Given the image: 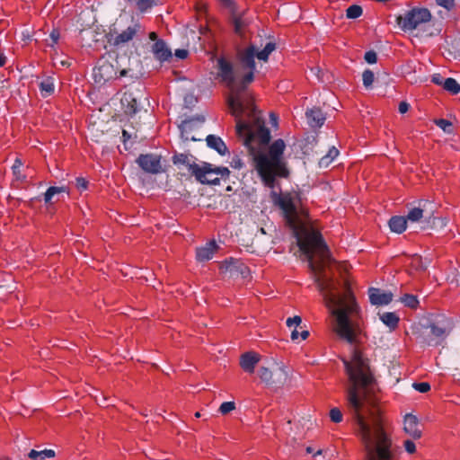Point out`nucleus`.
<instances>
[{
	"instance_id": "obj_1",
	"label": "nucleus",
	"mask_w": 460,
	"mask_h": 460,
	"mask_svg": "<svg viewBox=\"0 0 460 460\" xmlns=\"http://www.w3.org/2000/svg\"><path fill=\"white\" fill-rule=\"evenodd\" d=\"M275 49L276 45L271 41L267 42L261 50L257 45L252 44L239 53L236 66L224 58H217L216 65L217 77L230 91L227 104L236 119V131L244 137V144L251 151L254 166L269 186L273 184L276 176L285 177L288 174L283 155L286 145L282 139H278L270 145L267 153L254 148L252 144L255 141L260 146H266L270 142V133L256 113L252 99L242 94V92L253 80L254 58L266 62Z\"/></svg>"
},
{
	"instance_id": "obj_2",
	"label": "nucleus",
	"mask_w": 460,
	"mask_h": 460,
	"mask_svg": "<svg viewBox=\"0 0 460 460\" xmlns=\"http://www.w3.org/2000/svg\"><path fill=\"white\" fill-rule=\"evenodd\" d=\"M273 200L283 211L287 224L296 237L298 252L307 261L332 316L358 314V306L354 297L339 292L332 272L334 269L340 270L341 266L331 257L321 234L309 226L305 212L298 208L296 196L290 193H273Z\"/></svg>"
},
{
	"instance_id": "obj_3",
	"label": "nucleus",
	"mask_w": 460,
	"mask_h": 460,
	"mask_svg": "<svg viewBox=\"0 0 460 460\" xmlns=\"http://www.w3.org/2000/svg\"><path fill=\"white\" fill-rule=\"evenodd\" d=\"M351 385L348 388V405L358 425V435L364 446L365 460H396V454L390 436L385 431L383 420L373 414L367 423L360 411L363 402L358 389L367 386L373 380L367 361L354 349L351 361H344Z\"/></svg>"
},
{
	"instance_id": "obj_4",
	"label": "nucleus",
	"mask_w": 460,
	"mask_h": 460,
	"mask_svg": "<svg viewBox=\"0 0 460 460\" xmlns=\"http://www.w3.org/2000/svg\"><path fill=\"white\" fill-rule=\"evenodd\" d=\"M431 19L430 12L426 8H412L396 18L398 26L403 31H413Z\"/></svg>"
},
{
	"instance_id": "obj_5",
	"label": "nucleus",
	"mask_w": 460,
	"mask_h": 460,
	"mask_svg": "<svg viewBox=\"0 0 460 460\" xmlns=\"http://www.w3.org/2000/svg\"><path fill=\"white\" fill-rule=\"evenodd\" d=\"M261 380L270 388L282 387L288 379V371L283 364L273 363L270 367H261L258 370Z\"/></svg>"
},
{
	"instance_id": "obj_6",
	"label": "nucleus",
	"mask_w": 460,
	"mask_h": 460,
	"mask_svg": "<svg viewBox=\"0 0 460 460\" xmlns=\"http://www.w3.org/2000/svg\"><path fill=\"white\" fill-rule=\"evenodd\" d=\"M191 174L203 184H217L221 178L229 174V170L226 167H216L210 164L202 163L192 164Z\"/></svg>"
},
{
	"instance_id": "obj_7",
	"label": "nucleus",
	"mask_w": 460,
	"mask_h": 460,
	"mask_svg": "<svg viewBox=\"0 0 460 460\" xmlns=\"http://www.w3.org/2000/svg\"><path fill=\"white\" fill-rule=\"evenodd\" d=\"M332 328L337 335L349 344L358 342L361 329L358 323L351 321V318H335Z\"/></svg>"
},
{
	"instance_id": "obj_8",
	"label": "nucleus",
	"mask_w": 460,
	"mask_h": 460,
	"mask_svg": "<svg viewBox=\"0 0 460 460\" xmlns=\"http://www.w3.org/2000/svg\"><path fill=\"white\" fill-rule=\"evenodd\" d=\"M93 76L94 82L100 85L117 77V72L113 65L107 60H100L98 66L93 68Z\"/></svg>"
},
{
	"instance_id": "obj_9",
	"label": "nucleus",
	"mask_w": 460,
	"mask_h": 460,
	"mask_svg": "<svg viewBox=\"0 0 460 460\" xmlns=\"http://www.w3.org/2000/svg\"><path fill=\"white\" fill-rule=\"evenodd\" d=\"M286 325L290 332V338L294 342L305 341L309 336V330L302 318H287Z\"/></svg>"
},
{
	"instance_id": "obj_10",
	"label": "nucleus",
	"mask_w": 460,
	"mask_h": 460,
	"mask_svg": "<svg viewBox=\"0 0 460 460\" xmlns=\"http://www.w3.org/2000/svg\"><path fill=\"white\" fill-rule=\"evenodd\" d=\"M140 29V24L135 22L120 33H111L109 40L116 47H123L134 39Z\"/></svg>"
},
{
	"instance_id": "obj_11",
	"label": "nucleus",
	"mask_w": 460,
	"mask_h": 460,
	"mask_svg": "<svg viewBox=\"0 0 460 460\" xmlns=\"http://www.w3.org/2000/svg\"><path fill=\"white\" fill-rule=\"evenodd\" d=\"M137 163L144 171L150 173H158L162 168L160 156L156 155H141Z\"/></svg>"
},
{
	"instance_id": "obj_12",
	"label": "nucleus",
	"mask_w": 460,
	"mask_h": 460,
	"mask_svg": "<svg viewBox=\"0 0 460 460\" xmlns=\"http://www.w3.org/2000/svg\"><path fill=\"white\" fill-rule=\"evenodd\" d=\"M431 206V203L429 201H420L419 203V207L411 208L408 215L406 219L411 222H418L422 217H426L427 219H430L433 215L432 208H429V207Z\"/></svg>"
},
{
	"instance_id": "obj_13",
	"label": "nucleus",
	"mask_w": 460,
	"mask_h": 460,
	"mask_svg": "<svg viewBox=\"0 0 460 460\" xmlns=\"http://www.w3.org/2000/svg\"><path fill=\"white\" fill-rule=\"evenodd\" d=\"M367 293L370 303L378 306L388 305L394 297V295L391 291L376 288H368Z\"/></svg>"
},
{
	"instance_id": "obj_14",
	"label": "nucleus",
	"mask_w": 460,
	"mask_h": 460,
	"mask_svg": "<svg viewBox=\"0 0 460 460\" xmlns=\"http://www.w3.org/2000/svg\"><path fill=\"white\" fill-rule=\"evenodd\" d=\"M403 430L413 439H419L422 435L421 430L419 429V420L411 413H408L404 416Z\"/></svg>"
},
{
	"instance_id": "obj_15",
	"label": "nucleus",
	"mask_w": 460,
	"mask_h": 460,
	"mask_svg": "<svg viewBox=\"0 0 460 460\" xmlns=\"http://www.w3.org/2000/svg\"><path fill=\"white\" fill-rule=\"evenodd\" d=\"M420 325L423 328H430L431 333L437 338H441V337L446 336L447 334H448L450 332V331L453 328V324L449 321L430 323L429 324L420 323Z\"/></svg>"
},
{
	"instance_id": "obj_16",
	"label": "nucleus",
	"mask_w": 460,
	"mask_h": 460,
	"mask_svg": "<svg viewBox=\"0 0 460 460\" xmlns=\"http://www.w3.org/2000/svg\"><path fill=\"white\" fill-rule=\"evenodd\" d=\"M259 361L260 355L252 351L245 352L240 357L241 367L243 371L250 374L254 372V368Z\"/></svg>"
},
{
	"instance_id": "obj_17",
	"label": "nucleus",
	"mask_w": 460,
	"mask_h": 460,
	"mask_svg": "<svg viewBox=\"0 0 460 460\" xmlns=\"http://www.w3.org/2000/svg\"><path fill=\"white\" fill-rule=\"evenodd\" d=\"M121 104L126 113L135 114L139 111L137 97L133 93H125L121 98Z\"/></svg>"
},
{
	"instance_id": "obj_18",
	"label": "nucleus",
	"mask_w": 460,
	"mask_h": 460,
	"mask_svg": "<svg viewBox=\"0 0 460 460\" xmlns=\"http://www.w3.org/2000/svg\"><path fill=\"white\" fill-rule=\"evenodd\" d=\"M152 51H153L155 57L160 61H166L170 58H172L171 49L167 47L165 42L162 40H158L154 43V45L152 47Z\"/></svg>"
},
{
	"instance_id": "obj_19",
	"label": "nucleus",
	"mask_w": 460,
	"mask_h": 460,
	"mask_svg": "<svg viewBox=\"0 0 460 460\" xmlns=\"http://www.w3.org/2000/svg\"><path fill=\"white\" fill-rule=\"evenodd\" d=\"M217 244L214 241L207 243L204 246L197 248L196 251V257L197 260L199 261H208L210 260L216 250H217Z\"/></svg>"
},
{
	"instance_id": "obj_20",
	"label": "nucleus",
	"mask_w": 460,
	"mask_h": 460,
	"mask_svg": "<svg viewBox=\"0 0 460 460\" xmlns=\"http://www.w3.org/2000/svg\"><path fill=\"white\" fill-rule=\"evenodd\" d=\"M306 118L308 119L309 125L313 128H319L323 125L325 120V116L320 109L314 108L308 111H306Z\"/></svg>"
},
{
	"instance_id": "obj_21",
	"label": "nucleus",
	"mask_w": 460,
	"mask_h": 460,
	"mask_svg": "<svg viewBox=\"0 0 460 460\" xmlns=\"http://www.w3.org/2000/svg\"><path fill=\"white\" fill-rule=\"evenodd\" d=\"M207 144L210 148L215 149L218 154L225 155L227 151V147L224 141L217 136L208 135L207 137Z\"/></svg>"
},
{
	"instance_id": "obj_22",
	"label": "nucleus",
	"mask_w": 460,
	"mask_h": 460,
	"mask_svg": "<svg viewBox=\"0 0 460 460\" xmlns=\"http://www.w3.org/2000/svg\"><path fill=\"white\" fill-rule=\"evenodd\" d=\"M407 219L404 217L395 216L389 220L391 231L401 234L406 229Z\"/></svg>"
},
{
	"instance_id": "obj_23",
	"label": "nucleus",
	"mask_w": 460,
	"mask_h": 460,
	"mask_svg": "<svg viewBox=\"0 0 460 460\" xmlns=\"http://www.w3.org/2000/svg\"><path fill=\"white\" fill-rule=\"evenodd\" d=\"M41 95L48 97L55 91L54 79L50 76L44 78L39 84Z\"/></svg>"
},
{
	"instance_id": "obj_24",
	"label": "nucleus",
	"mask_w": 460,
	"mask_h": 460,
	"mask_svg": "<svg viewBox=\"0 0 460 460\" xmlns=\"http://www.w3.org/2000/svg\"><path fill=\"white\" fill-rule=\"evenodd\" d=\"M56 456V453L52 449H43L40 451L31 449L28 456L32 460H45L47 458H53Z\"/></svg>"
},
{
	"instance_id": "obj_25",
	"label": "nucleus",
	"mask_w": 460,
	"mask_h": 460,
	"mask_svg": "<svg viewBox=\"0 0 460 460\" xmlns=\"http://www.w3.org/2000/svg\"><path fill=\"white\" fill-rule=\"evenodd\" d=\"M430 264V261L428 258H422L419 255H413L411 260V265L417 270H425Z\"/></svg>"
},
{
	"instance_id": "obj_26",
	"label": "nucleus",
	"mask_w": 460,
	"mask_h": 460,
	"mask_svg": "<svg viewBox=\"0 0 460 460\" xmlns=\"http://www.w3.org/2000/svg\"><path fill=\"white\" fill-rule=\"evenodd\" d=\"M226 271H228L230 275H234L235 271H240L242 274H244L245 267L237 260H231L226 261L224 266Z\"/></svg>"
},
{
	"instance_id": "obj_27",
	"label": "nucleus",
	"mask_w": 460,
	"mask_h": 460,
	"mask_svg": "<svg viewBox=\"0 0 460 460\" xmlns=\"http://www.w3.org/2000/svg\"><path fill=\"white\" fill-rule=\"evenodd\" d=\"M192 157L184 154H179L173 156V163L175 164H183L185 165L189 171L191 172L192 164H197L196 163L191 161Z\"/></svg>"
},
{
	"instance_id": "obj_28",
	"label": "nucleus",
	"mask_w": 460,
	"mask_h": 460,
	"mask_svg": "<svg viewBox=\"0 0 460 460\" xmlns=\"http://www.w3.org/2000/svg\"><path fill=\"white\" fill-rule=\"evenodd\" d=\"M339 155V151L336 147L332 146L328 154L320 159L319 164L321 167H327Z\"/></svg>"
},
{
	"instance_id": "obj_29",
	"label": "nucleus",
	"mask_w": 460,
	"mask_h": 460,
	"mask_svg": "<svg viewBox=\"0 0 460 460\" xmlns=\"http://www.w3.org/2000/svg\"><path fill=\"white\" fill-rule=\"evenodd\" d=\"M62 192H67V190L65 186L60 187H49L44 195V200L46 203H49L54 197V195L62 193Z\"/></svg>"
},
{
	"instance_id": "obj_30",
	"label": "nucleus",
	"mask_w": 460,
	"mask_h": 460,
	"mask_svg": "<svg viewBox=\"0 0 460 460\" xmlns=\"http://www.w3.org/2000/svg\"><path fill=\"white\" fill-rule=\"evenodd\" d=\"M443 87L453 94L460 92V84L454 78L445 79Z\"/></svg>"
},
{
	"instance_id": "obj_31",
	"label": "nucleus",
	"mask_w": 460,
	"mask_h": 460,
	"mask_svg": "<svg viewBox=\"0 0 460 460\" xmlns=\"http://www.w3.org/2000/svg\"><path fill=\"white\" fill-rule=\"evenodd\" d=\"M194 125V119L184 120L181 126V135L185 137L186 140L191 139L193 141L197 140L194 137H189L188 131L192 128Z\"/></svg>"
},
{
	"instance_id": "obj_32",
	"label": "nucleus",
	"mask_w": 460,
	"mask_h": 460,
	"mask_svg": "<svg viewBox=\"0 0 460 460\" xmlns=\"http://www.w3.org/2000/svg\"><path fill=\"white\" fill-rule=\"evenodd\" d=\"M400 301L405 306H408L410 308H415V307H417V305L419 304V301H418L417 297L415 296H413V295H409V294H406V295L402 296L400 298Z\"/></svg>"
},
{
	"instance_id": "obj_33",
	"label": "nucleus",
	"mask_w": 460,
	"mask_h": 460,
	"mask_svg": "<svg viewBox=\"0 0 460 460\" xmlns=\"http://www.w3.org/2000/svg\"><path fill=\"white\" fill-rule=\"evenodd\" d=\"M374 79H375V75L371 70L367 69L363 72L362 80H363V84L366 88H369L372 85Z\"/></svg>"
},
{
	"instance_id": "obj_34",
	"label": "nucleus",
	"mask_w": 460,
	"mask_h": 460,
	"mask_svg": "<svg viewBox=\"0 0 460 460\" xmlns=\"http://www.w3.org/2000/svg\"><path fill=\"white\" fill-rule=\"evenodd\" d=\"M362 14V8L359 5H351L347 9V17L356 19Z\"/></svg>"
},
{
	"instance_id": "obj_35",
	"label": "nucleus",
	"mask_w": 460,
	"mask_h": 460,
	"mask_svg": "<svg viewBox=\"0 0 460 460\" xmlns=\"http://www.w3.org/2000/svg\"><path fill=\"white\" fill-rule=\"evenodd\" d=\"M435 123L444 132L448 133V134L452 132L453 127H452V123L449 120L444 119H439L435 120Z\"/></svg>"
},
{
	"instance_id": "obj_36",
	"label": "nucleus",
	"mask_w": 460,
	"mask_h": 460,
	"mask_svg": "<svg viewBox=\"0 0 460 460\" xmlns=\"http://www.w3.org/2000/svg\"><path fill=\"white\" fill-rule=\"evenodd\" d=\"M382 323L388 328V332L394 330L399 323L400 318H379Z\"/></svg>"
},
{
	"instance_id": "obj_37",
	"label": "nucleus",
	"mask_w": 460,
	"mask_h": 460,
	"mask_svg": "<svg viewBox=\"0 0 460 460\" xmlns=\"http://www.w3.org/2000/svg\"><path fill=\"white\" fill-rule=\"evenodd\" d=\"M235 409V403L234 402H225L219 407V412L223 415L229 413Z\"/></svg>"
},
{
	"instance_id": "obj_38",
	"label": "nucleus",
	"mask_w": 460,
	"mask_h": 460,
	"mask_svg": "<svg viewBox=\"0 0 460 460\" xmlns=\"http://www.w3.org/2000/svg\"><path fill=\"white\" fill-rule=\"evenodd\" d=\"M330 418L332 421L340 423L342 420V413L339 408H332L330 411Z\"/></svg>"
},
{
	"instance_id": "obj_39",
	"label": "nucleus",
	"mask_w": 460,
	"mask_h": 460,
	"mask_svg": "<svg viewBox=\"0 0 460 460\" xmlns=\"http://www.w3.org/2000/svg\"><path fill=\"white\" fill-rule=\"evenodd\" d=\"M412 387L420 392V393H427L430 390V385L427 382H422V383H413L412 384Z\"/></svg>"
},
{
	"instance_id": "obj_40",
	"label": "nucleus",
	"mask_w": 460,
	"mask_h": 460,
	"mask_svg": "<svg viewBox=\"0 0 460 460\" xmlns=\"http://www.w3.org/2000/svg\"><path fill=\"white\" fill-rule=\"evenodd\" d=\"M59 31L58 30H53L49 34V39L47 40L48 46L53 47L55 44H57L59 40Z\"/></svg>"
},
{
	"instance_id": "obj_41",
	"label": "nucleus",
	"mask_w": 460,
	"mask_h": 460,
	"mask_svg": "<svg viewBox=\"0 0 460 460\" xmlns=\"http://www.w3.org/2000/svg\"><path fill=\"white\" fill-rule=\"evenodd\" d=\"M403 446H404V448H405V451L409 454H413L415 453L416 451V446L414 444V442L411 439H407L404 441L403 443Z\"/></svg>"
},
{
	"instance_id": "obj_42",
	"label": "nucleus",
	"mask_w": 460,
	"mask_h": 460,
	"mask_svg": "<svg viewBox=\"0 0 460 460\" xmlns=\"http://www.w3.org/2000/svg\"><path fill=\"white\" fill-rule=\"evenodd\" d=\"M437 4L440 6H443L447 10H450L455 5L454 0H436Z\"/></svg>"
},
{
	"instance_id": "obj_43",
	"label": "nucleus",
	"mask_w": 460,
	"mask_h": 460,
	"mask_svg": "<svg viewBox=\"0 0 460 460\" xmlns=\"http://www.w3.org/2000/svg\"><path fill=\"white\" fill-rule=\"evenodd\" d=\"M365 60L369 64H375L377 60L376 53L374 51L366 52Z\"/></svg>"
},
{
	"instance_id": "obj_44",
	"label": "nucleus",
	"mask_w": 460,
	"mask_h": 460,
	"mask_svg": "<svg viewBox=\"0 0 460 460\" xmlns=\"http://www.w3.org/2000/svg\"><path fill=\"white\" fill-rule=\"evenodd\" d=\"M234 31L236 33L241 34L244 22L241 18H234Z\"/></svg>"
},
{
	"instance_id": "obj_45",
	"label": "nucleus",
	"mask_w": 460,
	"mask_h": 460,
	"mask_svg": "<svg viewBox=\"0 0 460 460\" xmlns=\"http://www.w3.org/2000/svg\"><path fill=\"white\" fill-rule=\"evenodd\" d=\"M21 167H22V163L20 160L17 159L12 167L13 172L15 175L16 179L21 178V173H20Z\"/></svg>"
},
{
	"instance_id": "obj_46",
	"label": "nucleus",
	"mask_w": 460,
	"mask_h": 460,
	"mask_svg": "<svg viewBox=\"0 0 460 460\" xmlns=\"http://www.w3.org/2000/svg\"><path fill=\"white\" fill-rule=\"evenodd\" d=\"M431 81L432 83H434L435 84H438V85H443L444 86V81L445 79L439 75V74H435L432 75V78H431Z\"/></svg>"
},
{
	"instance_id": "obj_47",
	"label": "nucleus",
	"mask_w": 460,
	"mask_h": 460,
	"mask_svg": "<svg viewBox=\"0 0 460 460\" xmlns=\"http://www.w3.org/2000/svg\"><path fill=\"white\" fill-rule=\"evenodd\" d=\"M87 184H88V182L86 181L85 179H84V178H77L76 179V187L79 190H86Z\"/></svg>"
},
{
	"instance_id": "obj_48",
	"label": "nucleus",
	"mask_w": 460,
	"mask_h": 460,
	"mask_svg": "<svg viewBox=\"0 0 460 460\" xmlns=\"http://www.w3.org/2000/svg\"><path fill=\"white\" fill-rule=\"evenodd\" d=\"M409 107H410V105L407 102H400L399 107H398L399 112L400 113L407 112L409 110Z\"/></svg>"
},
{
	"instance_id": "obj_49",
	"label": "nucleus",
	"mask_w": 460,
	"mask_h": 460,
	"mask_svg": "<svg viewBox=\"0 0 460 460\" xmlns=\"http://www.w3.org/2000/svg\"><path fill=\"white\" fill-rule=\"evenodd\" d=\"M175 56L178 58L183 59V58H185L188 56V51L185 50V49H177L175 51Z\"/></svg>"
},
{
	"instance_id": "obj_50",
	"label": "nucleus",
	"mask_w": 460,
	"mask_h": 460,
	"mask_svg": "<svg viewBox=\"0 0 460 460\" xmlns=\"http://www.w3.org/2000/svg\"><path fill=\"white\" fill-rule=\"evenodd\" d=\"M6 57L4 54H0V67L6 64Z\"/></svg>"
},
{
	"instance_id": "obj_51",
	"label": "nucleus",
	"mask_w": 460,
	"mask_h": 460,
	"mask_svg": "<svg viewBox=\"0 0 460 460\" xmlns=\"http://www.w3.org/2000/svg\"><path fill=\"white\" fill-rule=\"evenodd\" d=\"M270 120L273 125H277V117L275 116V114H270Z\"/></svg>"
},
{
	"instance_id": "obj_52",
	"label": "nucleus",
	"mask_w": 460,
	"mask_h": 460,
	"mask_svg": "<svg viewBox=\"0 0 460 460\" xmlns=\"http://www.w3.org/2000/svg\"><path fill=\"white\" fill-rule=\"evenodd\" d=\"M149 38H150V40L156 41L157 35H156L155 32H151L150 35H149Z\"/></svg>"
},
{
	"instance_id": "obj_53",
	"label": "nucleus",
	"mask_w": 460,
	"mask_h": 460,
	"mask_svg": "<svg viewBox=\"0 0 460 460\" xmlns=\"http://www.w3.org/2000/svg\"><path fill=\"white\" fill-rule=\"evenodd\" d=\"M128 73V70H126V69H122L119 73V76H125L127 75Z\"/></svg>"
},
{
	"instance_id": "obj_54",
	"label": "nucleus",
	"mask_w": 460,
	"mask_h": 460,
	"mask_svg": "<svg viewBox=\"0 0 460 460\" xmlns=\"http://www.w3.org/2000/svg\"><path fill=\"white\" fill-rule=\"evenodd\" d=\"M305 450H306V452H307L308 454H313V453H314V449H313V447H307Z\"/></svg>"
},
{
	"instance_id": "obj_55",
	"label": "nucleus",
	"mask_w": 460,
	"mask_h": 460,
	"mask_svg": "<svg viewBox=\"0 0 460 460\" xmlns=\"http://www.w3.org/2000/svg\"><path fill=\"white\" fill-rule=\"evenodd\" d=\"M323 451L321 449L317 450L315 453H314V456H317L322 455Z\"/></svg>"
},
{
	"instance_id": "obj_56",
	"label": "nucleus",
	"mask_w": 460,
	"mask_h": 460,
	"mask_svg": "<svg viewBox=\"0 0 460 460\" xmlns=\"http://www.w3.org/2000/svg\"><path fill=\"white\" fill-rule=\"evenodd\" d=\"M384 316H387V317H390V316H394L393 313H387L385 314Z\"/></svg>"
},
{
	"instance_id": "obj_57",
	"label": "nucleus",
	"mask_w": 460,
	"mask_h": 460,
	"mask_svg": "<svg viewBox=\"0 0 460 460\" xmlns=\"http://www.w3.org/2000/svg\"><path fill=\"white\" fill-rule=\"evenodd\" d=\"M197 120H198L199 123H202V122L204 121V118H203V117H202V118H200V119H199V118H198V119H197Z\"/></svg>"
},
{
	"instance_id": "obj_58",
	"label": "nucleus",
	"mask_w": 460,
	"mask_h": 460,
	"mask_svg": "<svg viewBox=\"0 0 460 460\" xmlns=\"http://www.w3.org/2000/svg\"><path fill=\"white\" fill-rule=\"evenodd\" d=\"M200 416H201L200 412L197 411V412L195 413V417H196V418H200Z\"/></svg>"
},
{
	"instance_id": "obj_59",
	"label": "nucleus",
	"mask_w": 460,
	"mask_h": 460,
	"mask_svg": "<svg viewBox=\"0 0 460 460\" xmlns=\"http://www.w3.org/2000/svg\"><path fill=\"white\" fill-rule=\"evenodd\" d=\"M260 232H261L262 234H266V232H265V230H264V228H261V229H260Z\"/></svg>"
},
{
	"instance_id": "obj_60",
	"label": "nucleus",
	"mask_w": 460,
	"mask_h": 460,
	"mask_svg": "<svg viewBox=\"0 0 460 460\" xmlns=\"http://www.w3.org/2000/svg\"><path fill=\"white\" fill-rule=\"evenodd\" d=\"M122 134H123V137H128V133H127V131H126V130H123V133H122Z\"/></svg>"
},
{
	"instance_id": "obj_61",
	"label": "nucleus",
	"mask_w": 460,
	"mask_h": 460,
	"mask_svg": "<svg viewBox=\"0 0 460 460\" xmlns=\"http://www.w3.org/2000/svg\"><path fill=\"white\" fill-rule=\"evenodd\" d=\"M3 291H4V290H3V288H2V287H0V296L4 295V292H3Z\"/></svg>"
},
{
	"instance_id": "obj_62",
	"label": "nucleus",
	"mask_w": 460,
	"mask_h": 460,
	"mask_svg": "<svg viewBox=\"0 0 460 460\" xmlns=\"http://www.w3.org/2000/svg\"><path fill=\"white\" fill-rule=\"evenodd\" d=\"M142 414L145 416H147L148 415L147 411L146 410L145 411L142 412Z\"/></svg>"
}]
</instances>
